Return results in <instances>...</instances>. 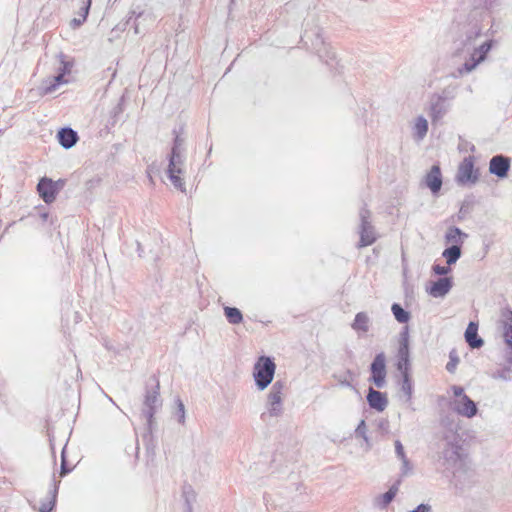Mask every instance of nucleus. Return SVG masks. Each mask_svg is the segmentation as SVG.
<instances>
[{
	"label": "nucleus",
	"mask_w": 512,
	"mask_h": 512,
	"mask_svg": "<svg viewBox=\"0 0 512 512\" xmlns=\"http://www.w3.org/2000/svg\"><path fill=\"white\" fill-rule=\"evenodd\" d=\"M185 151V139L176 134L169 155L167 174L174 187L182 192L185 191V183L180 175L184 173Z\"/></svg>",
	"instance_id": "2"
},
{
	"label": "nucleus",
	"mask_w": 512,
	"mask_h": 512,
	"mask_svg": "<svg viewBox=\"0 0 512 512\" xmlns=\"http://www.w3.org/2000/svg\"><path fill=\"white\" fill-rule=\"evenodd\" d=\"M468 237L466 233H464L460 228L451 226L447 229L444 240L446 244L450 246L458 245L461 247L464 240Z\"/></svg>",
	"instance_id": "19"
},
{
	"label": "nucleus",
	"mask_w": 512,
	"mask_h": 512,
	"mask_svg": "<svg viewBox=\"0 0 512 512\" xmlns=\"http://www.w3.org/2000/svg\"><path fill=\"white\" fill-rule=\"evenodd\" d=\"M509 318L503 322V337L504 341L509 347L506 354V361L512 364V311H508Z\"/></svg>",
	"instance_id": "21"
},
{
	"label": "nucleus",
	"mask_w": 512,
	"mask_h": 512,
	"mask_svg": "<svg viewBox=\"0 0 512 512\" xmlns=\"http://www.w3.org/2000/svg\"><path fill=\"white\" fill-rule=\"evenodd\" d=\"M371 376L369 381L377 388H383L386 385V356L383 352L378 353L370 366Z\"/></svg>",
	"instance_id": "10"
},
{
	"label": "nucleus",
	"mask_w": 512,
	"mask_h": 512,
	"mask_svg": "<svg viewBox=\"0 0 512 512\" xmlns=\"http://www.w3.org/2000/svg\"><path fill=\"white\" fill-rule=\"evenodd\" d=\"M452 288V279L450 277L439 278L433 282L427 289V292L434 298H443Z\"/></svg>",
	"instance_id": "14"
},
{
	"label": "nucleus",
	"mask_w": 512,
	"mask_h": 512,
	"mask_svg": "<svg viewBox=\"0 0 512 512\" xmlns=\"http://www.w3.org/2000/svg\"><path fill=\"white\" fill-rule=\"evenodd\" d=\"M410 512H434V511L430 504L421 503L415 509L411 510Z\"/></svg>",
	"instance_id": "41"
},
{
	"label": "nucleus",
	"mask_w": 512,
	"mask_h": 512,
	"mask_svg": "<svg viewBox=\"0 0 512 512\" xmlns=\"http://www.w3.org/2000/svg\"><path fill=\"white\" fill-rule=\"evenodd\" d=\"M162 406V400L159 393V383H157L151 390H147L142 415L146 418L149 429L152 428L153 417L157 410Z\"/></svg>",
	"instance_id": "8"
},
{
	"label": "nucleus",
	"mask_w": 512,
	"mask_h": 512,
	"mask_svg": "<svg viewBox=\"0 0 512 512\" xmlns=\"http://www.w3.org/2000/svg\"><path fill=\"white\" fill-rule=\"evenodd\" d=\"M459 361H460V359H459L456 349H452L449 352V362L446 365L447 371L449 373H454L457 368V365L459 364Z\"/></svg>",
	"instance_id": "33"
},
{
	"label": "nucleus",
	"mask_w": 512,
	"mask_h": 512,
	"mask_svg": "<svg viewBox=\"0 0 512 512\" xmlns=\"http://www.w3.org/2000/svg\"><path fill=\"white\" fill-rule=\"evenodd\" d=\"M57 137L60 145L65 149L72 148L78 140L77 133L71 128H62L58 132Z\"/></svg>",
	"instance_id": "20"
},
{
	"label": "nucleus",
	"mask_w": 512,
	"mask_h": 512,
	"mask_svg": "<svg viewBox=\"0 0 512 512\" xmlns=\"http://www.w3.org/2000/svg\"><path fill=\"white\" fill-rule=\"evenodd\" d=\"M479 180V170L475 168L474 157H465L458 166L455 181L460 186H472Z\"/></svg>",
	"instance_id": "7"
},
{
	"label": "nucleus",
	"mask_w": 512,
	"mask_h": 512,
	"mask_svg": "<svg viewBox=\"0 0 512 512\" xmlns=\"http://www.w3.org/2000/svg\"><path fill=\"white\" fill-rule=\"evenodd\" d=\"M90 6H91V0H87L84 4V13L81 15V17L79 18H74L72 20V23L75 25V26H80L87 18L88 16V13H89V9H90Z\"/></svg>",
	"instance_id": "37"
},
{
	"label": "nucleus",
	"mask_w": 512,
	"mask_h": 512,
	"mask_svg": "<svg viewBox=\"0 0 512 512\" xmlns=\"http://www.w3.org/2000/svg\"><path fill=\"white\" fill-rule=\"evenodd\" d=\"M178 423L184 424L186 418L185 406L181 400H177V409L175 412Z\"/></svg>",
	"instance_id": "35"
},
{
	"label": "nucleus",
	"mask_w": 512,
	"mask_h": 512,
	"mask_svg": "<svg viewBox=\"0 0 512 512\" xmlns=\"http://www.w3.org/2000/svg\"><path fill=\"white\" fill-rule=\"evenodd\" d=\"M339 384L343 387L354 389V386L347 378H339Z\"/></svg>",
	"instance_id": "42"
},
{
	"label": "nucleus",
	"mask_w": 512,
	"mask_h": 512,
	"mask_svg": "<svg viewBox=\"0 0 512 512\" xmlns=\"http://www.w3.org/2000/svg\"><path fill=\"white\" fill-rule=\"evenodd\" d=\"M442 425L447 427L448 431L444 436L445 448L442 451V458L444 465L447 468L454 467L460 460V446L458 444V424L449 422L448 420H442Z\"/></svg>",
	"instance_id": "3"
},
{
	"label": "nucleus",
	"mask_w": 512,
	"mask_h": 512,
	"mask_svg": "<svg viewBox=\"0 0 512 512\" xmlns=\"http://www.w3.org/2000/svg\"><path fill=\"white\" fill-rule=\"evenodd\" d=\"M489 17L485 9H477L471 12L470 23L461 35L454 42L453 58L459 63L456 68L455 77H464L475 71L480 64L485 62L488 53L495 45V40L488 39L477 45V39L481 36L483 26L481 23Z\"/></svg>",
	"instance_id": "1"
},
{
	"label": "nucleus",
	"mask_w": 512,
	"mask_h": 512,
	"mask_svg": "<svg viewBox=\"0 0 512 512\" xmlns=\"http://www.w3.org/2000/svg\"><path fill=\"white\" fill-rule=\"evenodd\" d=\"M72 65L61 58L59 73L52 78L46 79L42 82V94L47 95L54 92L60 85L68 83L65 75L71 72Z\"/></svg>",
	"instance_id": "9"
},
{
	"label": "nucleus",
	"mask_w": 512,
	"mask_h": 512,
	"mask_svg": "<svg viewBox=\"0 0 512 512\" xmlns=\"http://www.w3.org/2000/svg\"><path fill=\"white\" fill-rule=\"evenodd\" d=\"M56 495H57V486H54L53 490L51 491V496L48 502H43L39 508L40 512H50L56 502Z\"/></svg>",
	"instance_id": "34"
},
{
	"label": "nucleus",
	"mask_w": 512,
	"mask_h": 512,
	"mask_svg": "<svg viewBox=\"0 0 512 512\" xmlns=\"http://www.w3.org/2000/svg\"><path fill=\"white\" fill-rule=\"evenodd\" d=\"M494 379H501L504 381L512 380V366H505L503 368L498 369L492 374Z\"/></svg>",
	"instance_id": "32"
},
{
	"label": "nucleus",
	"mask_w": 512,
	"mask_h": 512,
	"mask_svg": "<svg viewBox=\"0 0 512 512\" xmlns=\"http://www.w3.org/2000/svg\"><path fill=\"white\" fill-rule=\"evenodd\" d=\"M224 314L230 324H240L243 321V315L238 308L225 307Z\"/></svg>",
	"instance_id": "29"
},
{
	"label": "nucleus",
	"mask_w": 512,
	"mask_h": 512,
	"mask_svg": "<svg viewBox=\"0 0 512 512\" xmlns=\"http://www.w3.org/2000/svg\"><path fill=\"white\" fill-rule=\"evenodd\" d=\"M399 346L409 347V329L407 326L400 333Z\"/></svg>",
	"instance_id": "38"
},
{
	"label": "nucleus",
	"mask_w": 512,
	"mask_h": 512,
	"mask_svg": "<svg viewBox=\"0 0 512 512\" xmlns=\"http://www.w3.org/2000/svg\"><path fill=\"white\" fill-rule=\"evenodd\" d=\"M276 365L270 357L261 356L254 364L253 376L260 391L266 389L272 382Z\"/></svg>",
	"instance_id": "6"
},
{
	"label": "nucleus",
	"mask_w": 512,
	"mask_h": 512,
	"mask_svg": "<svg viewBox=\"0 0 512 512\" xmlns=\"http://www.w3.org/2000/svg\"><path fill=\"white\" fill-rule=\"evenodd\" d=\"M392 313L395 317V319L399 323H407L410 319V314L406 310H404L399 304L394 303L391 307Z\"/></svg>",
	"instance_id": "31"
},
{
	"label": "nucleus",
	"mask_w": 512,
	"mask_h": 512,
	"mask_svg": "<svg viewBox=\"0 0 512 512\" xmlns=\"http://www.w3.org/2000/svg\"><path fill=\"white\" fill-rule=\"evenodd\" d=\"M286 385L283 381H276L267 396L266 411L262 413L261 419L278 418L283 414V399Z\"/></svg>",
	"instance_id": "4"
},
{
	"label": "nucleus",
	"mask_w": 512,
	"mask_h": 512,
	"mask_svg": "<svg viewBox=\"0 0 512 512\" xmlns=\"http://www.w3.org/2000/svg\"><path fill=\"white\" fill-rule=\"evenodd\" d=\"M442 256L446 259L448 265L455 264L461 257V247L458 245L450 246L443 251Z\"/></svg>",
	"instance_id": "28"
},
{
	"label": "nucleus",
	"mask_w": 512,
	"mask_h": 512,
	"mask_svg": "<svg viewBox=\"0 0 512 512\" xmlns=\"http://www.w3.org/2000/svg\"><path fill=\"white\" fill-rule=\"evenodd\" d=\"M402 463V466H401V476L405 477V476H408L410 474H412V471H413V465L412 463L410 462V460L407 458V457H404V459H399Z\"/></svg>",
	"instance_id": "36"
},
{
	"label": "nucleus",
	"mask_w": 512,
	"mask_h": 512,
	"mask_svg": "<svg viewBox=\"0 0 512 512\" xmlns=\"http://www.w3.org/2000/svg\"><path fill=\"white\" fill-rule=\"evenodd\" d=\"M69 472V469L66 468V463L64 459V451L62 452V464H61V475H65Z\"/></svg>",
	"instance_id": "43"
},
{
	"label": "nucleus",
	"mask_w": 512,
	"mask_h": 512,
	"mask_svg": "<svg viewBox=\"0 0 512 512\" xmlns=\"http://www.w3.org/2000/svg\"><path fill=\"white\" fill-rule=\"evenodd\" d=\"M370 317L366 312H359L356 314L355 319L351 325L352 329L358 334H365L370 329Z\"/></svg>",
	"instance_id": "22"
},
{
	"label": "nucleus",
	"mask_w": 512,
	"mask_h": 512,
	"mask_svg": "<svg viewBox=\"0 0 512 512\" xmlns=\"http://www.w3.org/2000/svg\"><path fill=\"white\" fill-rule=\"evenodd\" d=\"M400 483L401 480L399 479L389 488L387 492L377 496L374 500L375 505L380 509H385L395 498L399 490Z\"/></svg>",
	"instance_id": "18"
},
{
	"label": "nucleus",
	"mask_w": 512,
	"mask_h": 512,
	"mask_svg": "<svg viewBox=\"0 0 512 512\" xmlns=\"http://www.w3.org/2000/svg\"><path fill=\"white\" fill-rule=\"evenodd\" d=\"M37 191L43 201L49 204L56 199L59 187L57 186V182L44 177L39 181L37 185Z\"/></svg>",
	"instance_id": "12"
},
{
	"label": "nucleus",
	"mask_w": 512,
	"mask_h": 512,
	"mask_svg": "<svg viewBox=\"0 0 512 512\" xmlns=\"http://www.w3.org/2000/svg\"><path fill=\"white\" fill-rule=\"evenodd\" d=\"M510 168L509 158L503 155H496L490 159L489 172L499 178H505Z\"/></svg>",
	"instance_id": "13"
},
{
	"label": "nucleus",
	"mask_w": 512,
	"mask_h": 512,
	"mask_svg": "<svg viewBox=\"0 0 512 512\" xmlns=\"http://www.w3.org/2000/svg\"><path fill=\"white\" fill-rule=\"evenodd\" d=\"M433 272L437 275H447L450 272V268L448 266L434 265Z\"/></svg>",
	"instance_id": "40"
},
{
	"label": "nucleus",
	"mask_w": 512,
	"mask_h": 512,
	"mask_svg": "<svg viewBox=\"0 0 512 512\" xmlns=\"http://www.w3.org/2000/svg\"><path fill=\"white\" fill-rule=\"evenodd\" d=\"M451 390L453 398L450 400V408L462 417H474L478 412L476 403L464 392L461 386L454 385Z\"/></svg>",
	"instance_id": "5"
},
{
	"label": "nucleus",
	"mask_w": 512,
	"mask_h": 512,
	"mask_svg": "<svg viewBox=\"0 0 512 512\" xmlns=\"http://www.w3.org/2000/svg\"><path fill=\"white\" fill-rule=\"evenodd\" d=\"M465 340L471 348H480L484 344V341L478 337V327L475 323H469L465 331Z\"/></svg>",
	"instance_id": "24"
},
{
	"label": "nucleus",
	"mask_w": 512,
	"mask_h": 512,
	"mask_svg": "<svg viewBox=\"0 0 512 512\" xmlns=\"http://www.w3.org/2000/svg\"><path fill=\"white\" fill-rule=\"evenodd\" d=\"M354 436L356 438H361L364 441L366 451L371 449L372 443L368 436V427L364 419L358 423L356 429L354 430Z\"/></svg>",
	"instance_id": "27"
},
{
	"label": "nucleus",
	"mask_w": 512,
	"mask_h": 512,
	"mask_svg": "<svg viewBox=\"0 0 512 512\" xmlns=\"http://www.w3.org/2000/svg\"><path fill=\"white\" fill-rule=\"evenodd\" d=\"M425 184L433 194H437L442 187V174L438 165H433L425 176Z\"/></svg>",
	"instance_id": "17"
},
{
	"label": "nucleus",
	"mask_w": 512,
	"mask_h": 512,
	"mask_svg": "<svg viewBox=\"0 0 512 512\" xmlns=\"http://www.w3.org/2000/svg\"><path fill=\"white\" fill-rule=\"evenodd\" d=\"M402 381L400 384V390L405 397L406 403H411L413 395V382L410 378L409 372L401 373Z\"/></svg>",
	"instance_id": "26"
},
{
	"label": "nucleus",
	"mask_w": 512,
	"mask_h": 512,
	"mask_svg": "<svg viewBox=\"0 0 512 512\" xmlns=\"http://www.w3.org/2000/svg\"><path fill=\"white\" fill-rule=\"evenodd\" d=\"M182 496L186 503V512H192L193 511V503L196 500V493L193 490L191 486H185L183 488Z\"/></svg>",
	"instance_id": "30"
},
{
	"label": "nucleus",
	"mask_w": 512,
	"mask_h": 512,
	"mask_svg": "<svg viewBox=\"0 0 512 512\" xmlns=\"http://www.w3.org/2000/svg\"><path fill=\"white\" fill-rule=\"evenodd\" d=\"M396 358H397V363H396L397 370L400 373L409 372V366H410L409 347L399 346Z\"/></svg>",
	"instance_id": "23"
},
{
	"label": "nucleus",
	"mask_w": 512,
	"mask_h": 512,
	"mask_svg": "<svg viewBox=\"0 0 512 512\" xmlns=\"http://www.w3.org/2000/svg\"><path fill=\"white\" fill-rule=\"evenodd\" d=\"M445 99L446 97L442 95H437L432 99L429 109V115L432 119V122L439 121L447 113L448 106L445 102Z\"/></svg>",
	"instance_id": "15"
},
{
	"label": "nucleus",
	"mask_w": 512,
	"mask_h": 512,
	"mask_svg": "<svg viewBox=\"0 0 512 512\" xmlns=\"http://www.w3.org/2000/svg\"><path fill=\"white\" fill-rule=\"evenodd\" d=\"M367 402L372 409H375L378 412L384 411L388 406V399L386 395L373 388H369L368 390Z\"/></svg>",
	"instance_id": "16"
},
{
	"label": "nucleus",
	"mask_w": 512,
	"mask_h": 512,
	"mask_svg": "<svg viewBox=\"0 0 512 512\" xmlns=\"http://www.w3.org/2000/svg\"><path fill=\"white\" fill-rule=\"evenodd\" d=\"M370 219V212L367 209H362L360 211V240L358 243V247H366L369 245H372L377 237L374 230V227L372 226Z\"/></svg>",
	"instance_id": "11"
},
{
	"label": "nucleus",
	"mask_w": 512,
	"mask_h": 512,
	"mask_svg": "<svg viewBox=\"0 0 512 512\" xmlns=\"http://www.w3.org/2000/svg\"><path fill=\"white\" fill-rule=\"evenodd\" d=\"M413 137L417 141H421L424 139L428 132V121L423 116H418L415 119V123L412 127Z\"/></svg>",
	"instance_id": "25"
},
{
	"label": "nucleus",
	"mask_w": 512,
	"mask_h": 512,
	"mask_svg": "<svg viewBox=\"0 0 512 512\" xmlns=\"http://www.w3.org/2000/svg\"><path fill=\"white\" fill-rule=\"evenodd\" d=\"M84 13V6L80 8V12H79V16L81 17V15Z\"/></svg>",
	"instance_id": "44"
},
{
	"label": "nucleus",
	"mask_w": 512,
	"mask_h": 512,
	"mask_svg": "<svg viewBox=\"0 0 512 512\" xmlns=\"http://www.w3.org/2000/svg\"><path fill=\"white\" fill-rule=\"evenodd\" d=\"M394 446H395V453H396V456L398 459H404V457H407L404 447L399 440H396L394 442Z\"/></svg>",
	"instance_id": "39"
}]
</instances>
